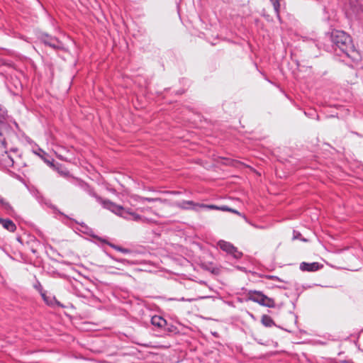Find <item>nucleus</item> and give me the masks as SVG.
Segmentation results:
<instances>
[{
  "label": "nucleus",
  "instance_id": "nucleus-2",
  "mask_svg": "<svg viewBox=\"0 0 363 363\" xmlns=\"http://www.w3.org/2000/svg\"><path fill=\"white\" fill-rule=\"evenodd\" d=\"M6 111L0 105V166L9 168L13 165V160L6 150H5L4 135L9 130L6 121Z\"/></svg>",
  "mask_w": 363,
  "mask_h": 363
},
{
  "label": "nucleus",
  "instance_id": "nucleus-1",
  "mask_svg": "<svg viewBox=\"0 0 363 363\" xmlns=\"http://www.w3.org/2000/svg\"><path fill=\"white\" fill-rule=\"evenodd\" d=\"M330 38L336 50L338 48L354 61L359 60V53L354 49L350 37L346 33L342 30H333Z\"/></svg>",
  "mask_w": 363,
  "mask_h": 363
},
{
  "label": "nucleus",
  "instance_id": "nucleus-14",
  "mask_svg": "<svg viewBox=\"0 0 363 363\" xmlns=\"http://www.w3.org/2000/svg\"><path fill=\"white\" fill-rule=\"evenodd\" d=\"M141 201H147L149 202L155 201H161L160 199H152V198H146V197H142L140 198Z\"/></svg>",
  "mask_w": 363,
  "mask_h": 363
},
{
  "label": "nucleus",
  "instance_id": "nucleus-18",
  "mask_svg": "<svg viewBox=\"0 0 363 363\" xmlns=\"http://www.w3.org/2000/svg\"><path fill=\"white\" fill-rule=\"evenodd\" d=\"M84 186L86 187V189H87L89 194L93 196H95V194L92 191L91 189H89V187L88 186H86V184H84Z\"/></svg>",
  "mask_w": 363,
  "mask_h": 363
},
{
  "label": "nucleus",
  "instance_id": "nucleus-4",
  "mask_svg": "<svg viewBox=\"0 0 363 363\" xmlns=\"http://www.w3.org/2000/svg\"><path fill=\"white\" fill-rule=\"evenodd\" d=\"M247 300L257 303L261 306L268 308H274V301L265 296L262 292L259 291H249L247 293Z\"/></svg>",
  "mask_w": 363,
  "mask_h": 363
},
{
  "label": "nucleus",
  "instance_id": "nucleus-5",
  "mask_svg": "<svg viewBox=\"0 0 363 363\" xmlns=\"http://www.w3.org/2000/svg\"><path fill=\"white\" fill-rule=\"evenodd\" d=\"M176 206L182 209H192L195 211H198L199 208H205V209H213L218 208L215 205H207V204H200L194 203L192 201H182L181 202H177Z\"/></svg>",
  "mask_w": 363,
  "mask_h": 363
},
{
  "label": "nucleus",
  "instance_id": "nucleus-13",
  "mask_svg": "<svg viewBox=\"0 0 363 363\" xmlns=\"http://www.w3.org/2000/svg\"><path fill=\"white\" fill-rule=\"evenodd\" d=\"M216 207L218 208L217 209H220V210H222V211H233L234 213H238V212L237 211L231 210L230 208H229L227 206H221V207L216 206Z\"/></svg>",
  "mask_w": 363,
  "mask_h": 363
},
{
  "label": "nucleus",
  "instance_id": "nucleus-20",
  "mask_svg": "<svg viewBox=\"0 0 363 363\" xmlns=\"http://www.w3.org/2000/svg\"><path fill=\"white\" fill-rule=\"evenodd\" d=\"M269 278V279H276V280L281 281V280L279 279V278H278L277 277H274V276H270Z\"/></svg>",
  "mask_w": 363,
  "mask_h": 363
},
{
  "label": "nucleus",
  "instance_id": "nucleus-8",
  "mask_svg": "<svg viewBox=\"0 0 363 363\" xmlns=\"http://www.w3.org/2000/svg\"><path fill=\"white\" fill-rule=\"evenodd\" d=\"M322 267L323 265L318 262L307 263L303 262L300 264V269L301 271L315 272Z\"/></svg>",
  "mask_w": 363,
  "mask_h": 363
},
{
  "label": "nucleus",
  "instance_id": "nucleus-3",
  "mask_svg": "<svg viewBox=\"0 0 363 363\" xmlns=\"http://www.w3.org/2000/svg\"><path fill=\"white\" fill-rule=\"evenodd\" d=\"M102 204L105 208L110 210L115 214L120 216L125 219L142 222H145L147 220L136 213L132 212L129 209H125L123 206L117 205L110 201H104Z\"/></svg>",
  "mask_w": 363,
  "mask_h": 363
},
{
  "label": "nucleus",
  "instance_id": "nucleus-11",
  "mask_svg": "<svg viewBox=\"0 0 363 363\" xmlns=\"http://www.w3.org/2000/svg\"><path fill=\"white\" fill-rule=\"evenodd\" d=\"M262 323L267 327H272L274 324L272 318L267 315H262Z\"/></svg>",
  "mask_w": 363,
  "mask_h": 363
},
{
  "label": "nucleus",
  "instance_id": "nucleus-9",
  "mask_svg": "<svg viewBox=\"0 0 363 363\" xmlns=\"http://www.w3.org/2000/svg\"><path fill=\"white\" fill-rule=\"evenodd\" d=\"M0 224L9 232H14L16 229L15 223L10 219L0 218Z\"/></svg>",
  "mask_w": 363,
  "mask_h": 363
},
{
  "label": "nucleus",
  "instance_id": "nucleus-17",
  "mask_svg": "<svg viewBox=\"0 0 363 363\" xmlns=\"http://www.w3.org/2000/svg\"><path fill=\"white\" fill-rule=\"evenodd\" d=\"M116 249L121 252H123V253H127L129 252L128 250L127 249H125V248H122V247H116Z\"/></svg>",
  "mask_w": 363,
  "mask_h": 363
},
{
  "label": "nucleus",
  "instance_id": "nucleus-19",
  "mask_svg": "<svg viewBox=\"0 0 363 363\" xmlns=\"http://www.w3.org/2000/svg\"><path fill=\"white\" fill-rule=\"evenodd\" d=\"M245 220H246L248 223H250V224L251 225H252L253 227H255V228H262V227H259V226H257V225H255V224H253V223H250V221H248V220H247L246 218H245Z\"/></svg>",
  "mask_w": 363,
  "mask_h": 363
},
{
  "label": "nucleus",
  "instance_id": "nucleus-16",
  "mask_svg": "<svg viewBox=\"0 0 363 363\" xmlns=\"http://www.w3.org/2000/svg\"><path fill=\"white\" fill-rule=\"evenodd\" d=\"M197 300V298H182L180 299H178V301H189V302H191V301H196Z\"/></svg>",
  "mask_w": 363,
  "mask_h": 363
},
{
  "label": "nucleus",
  "instance_id": "nucleus-21",
  "mask_svg": "<svg viewBox=\"0 0 363 363\" xmlns=\"http://www.w3.org/2000/svg\"><path fill=\"white\" fill-rule=\"evenodd\" d=\"M58 157H60V159H62V160H67V158H64V157H62L61 155H58Z\"/></svg>",
  "mask_w": 363,
  "mask_h": 363
},
{
  "label": "nucleus",
  "instance_id": "nucleus-6",
  "mask_svg": "<svg viewBox=\"0 0 363 363\" xmlns=\"http://www.w3.org/2000/svg\"><path fill=\"white\" fill-rule=\"evenodd\" d=\"M218 245L222 250L232 255L233 257H235V259H239L242 256V253L239 252L235 247H234L231 243L228 242L220 240L218 242Z\"/></svg>",
  "mask_w": 363,
  "mask_h": 363
},
{
  "label": "nucleus",
  "instance_id": "nucleus-12",
  "mask_svg": "<svg viewBox=\"0 0 363 363\" xmlns=\"http://www.w3.org/2000/svg\"><path fill=\"white\" fill-rule=\"evenodd\" d=\"M272 1H273L274 9L275 11L278 13L280 4L278 0H272Z\"/></svg>",
  "mask_w": 363,
  "mask_h": 363
},
{
  "label": "nucleus",
  "instance_id": "nucleus-7",
  "mask_svg": "<svg viewBox=\"0 0 363 363\" xmlns=\"http://www.w3.org/2000/svg\"><path fill=\"white\" fill-rule=\"evenodd\" d=\"M41 40L45 45L55 50L62 49L63 47L62 43L60 40H58V39H57L55 37L50 36L48 34L42 35Z\"/></svg>",
  "mask_w": 363,
  "mask_h": 363
},
{
  "label": "nucleus",
  "instance_id": "nucleus-22",
  "mask_svg": "<svg viewBox=\"0 0 363 363\" xmlns=\"http://www.w3.org/2000/svg\"><path fill=\"white\" fill-rule=\"evenodd\" d=\"M0 202H3V199L0 197Z\"/></svg>",
  "mask_w": 363,
  "mask_h": 363
},
{
  "label": "nucleus",
  "instance_id": "nucleus-15",
  "mask_svg": "<svg viewBox=\"0 0 363 363\" xmlns=\"http://www.w3.org/2000/svg\"><path fill=\"white\" fill-rule=\"evenodd\" d=\"M42 297L44 299V301L48 304L52 305V301H48V298L46 297L45 294L44 293H41Z\"/></svg>",
  "mask_w": 363,
  "mask_h": 363
},
{
  "label": "nucleus",
  "instance_id": "nucleus-10",
  "mask_svg": "<svg viewBox=\"0 0 363 363\" xmlns=\"http://www.w3.org/2000/svg\"><path fill=\"white\" fill-rule=\"evenodd\" d=\"M151 323L155 327L162 328L166 325L167 321L161 316L155 315L151 318Z\"/></svg>",
  "mask_w": 363,
  "mask_h": 363
}]
</instances>
